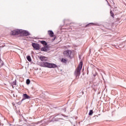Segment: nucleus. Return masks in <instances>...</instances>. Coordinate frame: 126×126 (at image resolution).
I'll list each match as a JSON object with an SVG mask.
<instances>
[{
	"label": "nucleus",
	"instance_id": "nucleus-4",
	"mask_svg": "<svg viewBox=\"0 0 126 126\" xmlns=\"http://www.w3.org/2000/svg\"><path fill=\"white\" fill-rule=\"evenodd\" d=\"M21 30H15L11 32V35H18L21 34Z\"/></svg>",
	"mask_w": 126,
	"mask_h": 126
},
{
	"label": "nucleus",
	"instance_id": "nucleus-7",
	"mask_svg": "<svg viewBox=\"0 0 126 126\" xmlns=\"http://www.w3.org/2000/svg\"><path fill=\"white\" fill-rule=\"evenodd\" d=\"M31 97L28 95L27 94H23V99H22V101H24V100H26V99H30Z\"/></svg>",
	"mask_w": 126,
	"mask_h": 126
},
{
	"label": "nucleus",
	"instance_id": "nucleus-5",
	"mask_svg": "<svg viewBox=\"0 0 126 126\" xmlns=\"http://www.w3.org/2000/svg\"><path fill=\"white\" fill-rule=\"evenodd\" d=\"M32 45L34 50L36 51L38 50H40V45H39V44L35 43H32Z\"/></svg>",
	"mask_w": 126,
	"mask_h": 126
},
{
	"label": "nucleus",
	"instance_id": "nucleus-12",
	"mask_svg": "<svg viewBox=\"0 0 126 126\" xmlns=\"http://www.w3.org/2000/svg\"><path fill=\"white\" fill-rule=\"evenodd\" d=\"M61 62L63 63H67V60L63 58L61 60Z\"/></svg>",
	"mask_w": 126,
	"mask_h": 126
},
{
	"label": "nucleus",
	"instance_id": "nucleus-8",
	"mask_svg": "<svg viewBox=\"0 0 126 126\" xmlns=\"http://www.w3.org/2000/svg\"><path fill=\"white\" fill-rule=\"evenodd\" d=\"M48 49L49 48H48V46H44L41 48V51L42 52H47V51H48Z\"/></svg>",
	"mask_w": 126,
	"mask_h": 126
},
{
	"label": "nucleus",
	"instance_id": "nucleus-21",
	"mask_svg": "<svg viewBox=\"0 0 126 126\" xmlns=\"http://www.w3.org/2000/svg\"><path fill=\"white\" fill-rule=\"evenodd\" d=\"M87 26H88V25H87Z\"/></svg>",
	"mask_w": 126,
	"mask_h": 126
},
{
	"label": "nucleus",
	"instance_id": "nucleus-14",
	"mask_svg": "<svg viewBox=\"0 0 126 126\" xmlns=\"http://www.w3.org/2000/svg\"><path fill=\"white\" fill-rule=\"evenodd\" d=\"M89 116H92V115H93V110H91L90 111V112H89Z\"/></svg>",
	"mask_w": 126,
	"mask_h": 126
},
{
	"label": "nucleus",
	"instance_id": "nucleus-19",
	"mask_svg": "<svg viewBox=\"0 0 126 126\" xmlns=\"http://www.w3.org/2000/svg\"><path fill=\"white\" fill-rule=\"evenodd\" d=\"M90 25L91 24L92 25H94V23H90Z\"/></svg>",
	"mask_w": 126,
	"mask_h": 126
},
{
	"label": "nucleus",
	"instance_id": "nucleus-13",
	"mask_svg": "<svg viewBox=\"0 0 126 126\" xmlns=\"http://www.w3.org/2000/svg\"><path fill=\"white\" fill-rule=\"evenodd\" d=\"M27 60H28L29 62H31L32 61V59H31V57L30 56H27Z\"/></svg>",
	"mask_w": 126,
	"mask_h": 126
},
{
	"label": "nucleus",
	"instance_id": "nucleus-17",
	"mask_svg": "<svg viewBox=\"0 0 126 126\" xmlns=\"http://www.w3.org/2000/svg\"><path fill=\"white\" fill-rule=\"evenodd\" d=\"M63 117V115L62 114H60L58 115V118L60 119H62V117Z\"/></svg>",
	"mask_w": 126,
	"mask_h": 126
},
{
	"label": "nucleus",
	"instance_id": "nucleus-6",
	"mask_svg": "<svg viewBox=\"0 0 126 126\" xmlns=\"http://www.w3.org/2000/svg\"><path fill=\"white\" fill-rule=\"evenodd\" d=\"M22 32H21V34H23L24 36H29L30 33L27 31H23L21 30Z\"/></svg>",
	"mask_w": 126,
	"mask_h": 126
},
{
	"label": "nucleus",
	"instance_id": "nucleus-18",
	"mask_svg": "<svg viewBox=\"0 0 126 126\" xmlns=\"http://www.w3.org/2000/svg\"><path fill=\"white\" fill-rule=\"evenodd\" d=\"M12 84H13V85H16V82H15V81L13 82Z\"/></svg>",
	"mask_w": 126,
	"mask_h": 126
},
{
	"label": "nucleus",
	"instance_id": "nucleus-11",
	"mask_svg": "<svg viewBox=\"0 0 126 126\" xmlns=\"http://www.w3.org/2000/svg\"><path fill=\"white\" fill-rule=\"evenodd\" d=\"M41 44H42V45H43V46H47V45H48V43H47V42H46L45 41L42 40L40 41Z\"/></svg>",
	"mask_w": 126,
	"mask_h": 126
},
{
	"label": "nucleus",
	"instance_id": "nucleus-15",
	"mask_svg": "<svg viewBox=\"0 0 126 126\" xmlns=\"http://www.w3.org/2000/svg\"><path fill=\"white\" fill-rule=\"evenodd\" d=\"M26 84L28 85L29 84H30V80L29 79H28L26 80Z\"/></svg>",
	"mask_w": 126,
	"mask_h": 126
},
{
	"label": "nucleus",
	"instance_id": "nucleus-10",
	"mask_svg": "<svg viewBox=\"0 0 126 126\" xmlns=\"http://www.w3.org/2000/svg\"><path fill=\"white\" fill-rule=\"evenodd\" d=\"M40 61L43 62V61H47V58H46V57L41 56L40 57Z\"/></svg>",
	"mask_w": 126,
	"mask_h": 126
},
{
	"label": "nucleus",
	"instance_id": "nucleus-9",
	"mask_svg": "<svg viewBox=\"0 0 126 126\" xmlns=\"http://www.w3.org/2000/svg\"><path fill=\"white\" fill-rule=\"evenodd\" d=\"M48 33L50 37H54V32H53L52 31H48Z\"/></svg>",
	"mask_w": 126,
	"mask_h": 126
},
{
	"label": "nucleus",
	"instance_id": "nucleus-2",
	"mask_svg": "<svg viewBox=\"0 0 126 126\" xmlns=\"http://www.w3.org/2000/svg\"><path fill=\"white\" fill-rule=\"evenodd\" d=\"M41 65L43 67H49V68H56L57 66L56 64L51 63L47 62L42 63Z\"/></svg>",
	"mask_w": 126,
	"mask_h": 126
},
{
	"label": "nucleus",
	"instance_id": "nucleus-1",
	"mask_svg": "<svg viewBox=\"0 0 126 126\" xmlns=\"http://www.w3.org/2000/svg\"><path fill=\"white\" fill-rule=\"evenodd\" d=\"M83 65V63H82V62H81L78 66L77 67L74 71V75L76 76V78L77 79H78V78H79V76H80V71L82 69Z\"/></svg>",
	"mask_w": 126,
	"mask_h": 126
},
{
	"label": "nucleus",
	"instance_id": "nucleus-3",
	"mask_svg": "<svg viewBox=\"0 0 126 126\" xmlns=\"http://www.w3.org/2000/svg\"><path fill=\"white\" fill-rule=\"evenodd\" d=\"M71 54H72V51L71 50H66L64 51L63 55L65 57L67 58H71Z\"/></svg>",
	"mask_w": 126,
	"mask_h": 126
},
{
	"label": "nucleus",
	"instance_id": "nucleus-20",
	"mask_svg": "<svg viewBox=\"0 0 126 126\" xmlns=\"http://www.w3.org/2000/svg\"><path fill=\"white\" fill-rule=\"evenodd\" d=\"M82 94H83V92H82Z\"/></svg>",
	"mask_w": 126,
	"mask_h": 126
},
{
	"label": "nucleus",
	"instance_id": "nucleus-16",
	"mask_svg": "<svg viewBox=\"0 0 126 126\" xmlns=\"http://www.w3.org/2000/svg\"><path fill=\"white\" fill-rule=\"evenodd\" d=\"M110 14H111V15L112 17H114V13L113 12V11H110Z\"/></svg>",
	"mask_w": 126,
	"mask_h": 126
}]
</instances>
